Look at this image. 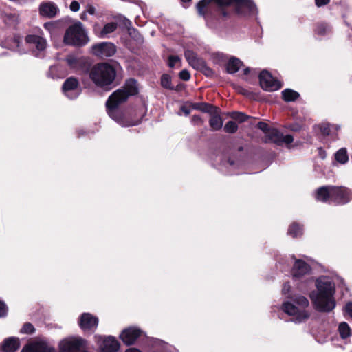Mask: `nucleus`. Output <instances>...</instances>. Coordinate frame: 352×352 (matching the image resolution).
<instances>
[{
  "instance_id": "obj_8",
  "label": "nucleus",
  "mask_w": 352,
  "mask_h": 352,
  "mask_svg": "<svg viewBox=\"0 0 352 352\" xmlns=\"http://www.w3.org/2000/svg\"><path fill=\"white\" fill-rule=\"evenodd\" d=\"M63 92L69 99L76 98L81 92L79 81L74 77L65 80L62 87Z\"/></svg>"
},
{
  "instance_id": "obj_37",
  "label": "nucleus",
  "mask_w": 352,
  "mask_h": 352,
  "mask_svg": "<svg viewBox=\"0 0 352 352\" xmlns=\"http://www.w3.org/2000/svg\"><path fill=\"white\" fill-rule=\"evenodd\" d=\"M66 61L71 67H75L77 59L75 56L70 55L66 58Z\"/></svg>"
},
{
  "instance_id": "obj_30",
  "label": "nucleus",
  "mask_w": 352,
  "mask_h": 352,
  "mask_svg": "<svg viewBox=\"0 0 352 352\" xmlns=\"http://www.w3.org/2000/svg\"><path fill=\"white\" fill-rule=\"evenodd\" d=\"M223 129L226 133H234L237 131L238 126L234 122L229 121L225 124Z\"/></svg>"
},
{
  "instance_id": "obj_53",
  "label": "nucleus",
  "mask_w": 352,
  "mask_h": 352,
  "mask_svg": "<svg viewBox=\"0 0 352 352\" xmlns=\"http://www.w3.org/2000/svg\"><path fill=\"white\" fill-rule=\"evenodd\" d=\"M85 15H86V14H85V13L82 14H81V19H84L85 18Z\"/></svg>"
},
{
  "instance_id": "obj_49",
  "label": "nucleus",
  "mask_w": 352,
  "mask_h": 352,
  "mask_svg": "<svg viewBox=\"0 0 352 352\" xmlns=\"http://www.w3.org/2000/svg\"><path fill=\"white\" fill-rule=\"evenodd\" d=\"M126 352H141L140 350L134 348L129 349L126 351Z\"/></svg>"
},
{
  "instance_id": "obj_26",
  "label": "nucleus",
  "mask_w": 352,
  "mask_h": 352,
  "mask_svg": "<svg viewBox=\"0 0 352 352\" xmlns=\"http://www.w3.org/2000/svg\"><path fill=\"white\" fill-rule=\"evenodd\" d=\"M314 31L316 34L319 36H324L327 34L331 31V29L327 24L321 23H318L316 25Z\"/></svg>"
},
{
  "instance_id": "obj_18",
  "label": "nucleus",
  "mask_w": 352,
  "mask_h": 352,
  "mask_svg": "<svg viewBox=\"0 0 352 352\" xmlns=\"http://www.w3.org/2000/svg\"><path fill=\"white\" fill-rule=\"evenodd\" d=\"M19 346V339L15 337H10L3 341L1 346V350L3 352H15Z\"/></svg>"
},
{
  "instance_id": "obj_48",
  "label": "nucleus",
  "mask_w": 352,
  "mask_h": 352,
  "mask_svg": "<svg viewBox=\"0 0 352 352\" xmlns=\"http://www.w3.org/2000/svg\"><path fill=\"white\" fill-rule=\"evenodd\" d=\"M236 90H237L239 93H241V94H243V95H245V96H248V94H249L248 91H247L246 89H245L244 88H243V87H236Z\"/></svg>"
},
{
  "instance_id": "obj_12",
  "label": "nucleus",
  "mask_w": 352,
  "mask_h": 352,
  "mask_svg": "<svg viewBox=\"0 0 352 352\" xmlns=\"http://www.w3.org/2000/svg\"><path fill=\"white\" fill-rule=\"evenodd\" d=\"M98 324V318L91 314L84 313L80 316L79 325L82 330L94 331L96 329Z\"/></svg>"
},
{
  "instance_id": "obj_50",
  "label": "nucleus",
  "mask_w": 352,
  "mask_h": 352,
  "mask_svg": "<svg viewBox=\"0 0 352 352\" xmlns=\"http://www.w3.org/2000/svg\"><path fill=\"white\" fill-rule=\"evenodd\" d=\"M221 14L223 16H227L228 15V13L225 11L224 10H222L221 11Z\"/></svg>"
},
{
  "instance_id": "obj_11",
  "label": "nucleus",
  "mask_w": 352,
  "mask_h": 352,
  "mask_svg": "<svg viewBox=\"0 0 352 352\" xmlns=\"http://www.w3.org/2000/svg\"><path fill=\"white\" fill-rule=\"evenodd\" d=\"M293 137L290 135H283L276 129H270L267 131V135L265 137L266 142H274L276 144L280 145L283 143L289 144L293 142Z\"/></svg>"
},
{
  "instance_id": "obj_41",
  "label": "nucleus",
  "mask_w": 352,
  "mask_h": 352,
  "mask_svg": "<svg viewBox=\"0 0 352 352\" xmlns=\"http://www.w3.org/2000/svg\"><path fill=\"white\" fill-rule=\"evenodd\" d=\"M257 126L259 129H261L265 133V135H267V131L270 130V129L268 126V124L263 122H258Z\"/></svg>"
},
{
  "instance_id": "obj_39",
  "label": "nucleus",
  "mask_w": 352,
  "mask_h": 352,
  "mask_svg": "<svg viewBox=\"0 0 352 352\" xmlns=\"http://www.w3.org/2000/svg\"><path fill=\"white\" fill-rule=\"evenodd\" d=\"M191 122L194 125H201L204 123V120L199 116H193L191 119Z\"/></svg>"
},
{
  "instance_id": "obj_17",
  "label": "nucleus",
  "mask_w": 352,
  "mask_h": 352,
  "mask_svg": "<svg viewBox=\"0 0 352 352\" xmlns=\"http://www.w3.org/2000/svg\"><path fill=\"white\" fill-rule=\"evenodd\" d=\"M26 42L32 47H36L38 51H43L47 46L46 40L38 35H28L25 38Z\"/></svg>"
},
{
  "instance_id": "obj_31",
  "label": "nucleus",
  "mask_w": 352,
  "mask_h": 352,
  "mask_svg": "<svg viewBox=\"0 0 352 352\" xmlns=\"http://www.w3.org/2000/svg\"><path fill=\"white\" fill-rule=\"evenodd\" d=\"M197 70H200L206 76L211 77L214 74V72L211 68L208 67L206 63L204 61L202 63L201 67H199Z\"/></svg>"
},
{
  "instance_id": "obj_5",
  "label": "nucleus",
  "mask_w": 352,
  "mask_h": 352,
  "mask_svg": "<svg viewBox=\"0 0 352 352\" xmlns=\"http://www.w3.org/2000/svg\"><path fill=\"white\" fill-rule=\"evenodd\" d=\"M116 76V69L107 63L95 65L89 72L90 79L100 87L110 85L114 81Z\"/></svg>"
},
{
  "instance_id": "obj_14",
  "label": "nucleus",
  "mask_w": 352,
  "mask_h": 352,
  "mask_svg": "<svg viewBox=\"0 0 352 352\" xmlns=\"http://www.w3.org/2000/svg\"><path fill=\"white\" fill-rule=\"evenodd\" d=\"M101 344H100V349L102 352H116L120 348L118 341L112 336H108L102 338Z\"/></svg>"
},
{
  "instance_id": "obj_44",
  "label": "nucleus",
  "mask_w": 352,
  "mask_h": 352,
  "mask_svg": "<svg viewBox=\"0 0 352 352\" xmlns=\"http://www.w3.org/2000/svg\"><path fill=\"white\" fill-rule=\"evenodd\" d=\"M330 0H315V3L318 7L325 6L329 3Z\"/></svg>"
},
{
  "instance_id": "obj_22",
  "label": "nucleus",
  "mask_w": 352,
  "mask_h": 352,
  "mask_svg": "<svg viewBox=\"0 0 352 352\" xmlns=\"http://www.w3.org/2000/svg\"><path fill=\"white\" fill-rule=\"evenodd\" d=\"M242 65L241 61L236 58H231L226 65L227 72L230 74L236 73L241 66Z\"/></svg>"
},
{
  "instance_id": "obj_47",
  "label": "nucleus",
  "mask_w": 352,
  "mask_h": 352,
  "mask_svg": "<svg viewBox=\"0 0 352 352\" xmlns=\"http://www.w3.org/2000/svg\"><path fill=\"white\" fill-rule=\"evenodd\" d=\"M189 105L190 106L191 109L200 110L201 107V103L189 102Z\"/></svg>"
},
{
  "instance_id": "obj_42",
  "label": "nucleus",
  "mask_w": 352,
  "mask_h": 352,
  "mask_svg": "<svg viewBox=\"0 0 352 352\" xmlns=\"http://www.w3.org/2000/svg\"><path fill=\"white\" fill-rule=\"evenodd\" d=\"M7 314V307L4 302L0 301V317L6 316Z\"/></svg>"
},
{
  "instance_id": "obj_13",
  "label": "nucleus",
  "mask_w": 352,
  "mask_h": 352,
  "mask_svg": "<svg viewBox=\"0 0 352 352\" xmlns=\"http://www.w3.org/2000/svg\"><path fill=\"white\" fill-rule=\"evenodd\" d=\"M140 329L134 327H130L124 329L120 337L124 344L126 345L133 344L137 338L140 336Z\"/></svg>"
},
{
  "instance_id": "obj_43",
  "label": "nucleus",
  "mask_w": 352,
  "mask_h": 352,
  "mask_svg": "<svg viewBox=\"0 0 352 352\" xmlns=\"http://www.w3.org/2000/svg\"><path fill=\"white\" fill-rule=\"evenodd\" d=\"M70 9L73 12H77L80 9V4L78 1H74L70 4Z\"/></svg>"
},
{
  "instance_id": "obj_46",
  "label": "nucleus",
  "mask_w": 352,
  "mask_h": 352,
  "mask_svg": "<svg viewBox=\"0 0 352 352\" xmlns=\"http://www.w3.org/2000/svg\"><path fill=\"white\" fill-rule=\"evenodd\" d=\"M290 289H291V286L289 283H286L283 285V289H282L283 294H285L289 293L290 292Z\"/></svg>"
},
{
  "instance_id": "obj_4",
  "label": "nucleus",
  "mask_w": 352,
  "mask_h": 352,
  "mask_svg": "<svg viewBox=\"0 0 352 352\" xmlns=\"http://www.w3.org/2000/svg\"><path fill=\"white\" fill-rule=\"evenodd\" d=\"M292 302H285L282 305L284 312L294 316L293 321L301 323L307 320L310 313L306 309L309 302L308 299L300 295H294L292 298Z\"/></svg>"
},
{
  "instance_id": "obj_16",
  "label": "nucleus",
  "mask_w": 352,
  "mask_h": 352,
  "mask_svg": "<svg viewBox=\"0 0 352 352\" xmlns=\"http://www.w3.org/2000/svg\"><path fill=\"white\" fill-rule=\"evenodd\" d=\"M310 270L308 264L301 260H297L292 269V276L294 278H300L305 274H307Z\"/></svg>"
},
{
  "instance_id": "obj_25",
  "label": "nucleus",
  "mask_w": 352,
  "mask_h": 352,
  "mask_svg": "<svg viewBox=\"0 0 352 352\" xmlns=\"http://www.w3.org/2000/svg\"><path fill=\"white\" fill-rule=\"evenodd\" d=\"M336 160L340 164H345L349 160L347 151L345 148L338 150L335 154Z\"/></svg>"
},
{
  "instance_id": "obj_3",
  "label": "nucleus",
  "mask_w": 352,
  "mask_h": 352,
  "mask_svg": "<svg viewBox=\"0 0 352 352\" xmlns=\"http://www.w3.org/2000/svg\"><path fill=\"white\" fill-rule=\"evenodd\" d=\"M316 199L322 202L332 201L338 204L348 203L352 198L349 189L342 186H322L318 189Z\"/></svg>"
},
{
  "instance_id": "obj_36",
  "label": "nucleus",
  "mask_w": 352,
  "mask_h": 352,
  "mask_svg": "<svg viewBox=\"0 0 352 352\" xmlns=\"http://www.w3.org/2000/svg\"><path fill=\"white\" fill-rule=\"evenodd\" d=\"M179 78L182 79L183 80L187 81L190 78V74L189 72L186 69H183L179 72Z\"/></svg>"
},
{
  "instance_id": "obj_54",
  "label": "nucleus",
  "mask_w": 352,
  "mask_h": 352,
  "mask_svg": "<svg viewBox=\"0 0 352 352\" xmlns=\"http://www.w3.org/2000/svg\"><path fill=\"white\" fill-rule=\"evenodd\" d=\"M191 0H182V2H190Z\"/></svg>"
},
{
  "instance_id": "obj_32",
  "label": "nucleus",
  "mask_w": 352,
  "mask_h": 352,
  "mask_svg": "<svg viewBox=\"0 0 352 352\" xmlns=\"http://www.w3.org/2000/svg\"><path fill=\"white\" fill-rule=\"evenodd\" d=\"M34 331V327L30 322H27V323L24 324V325L23 326V327L21 328V329L20 331V332L21 333H27V334L32 333Z\"/></svg>"
},
{
  "instance_id": "obj_35",
  "label": "nucleus",
  "mask_w": 352,
  "mask_h": 352,
  "mask_svg": "<svg viewBox=\"0 0 352 352\" xmlns=\"http://www.w3.org/2000/svg\"><path fill=\"white\" fill-rule=\"evenodd\" d=\"M180 58L177 56H170L168 57V66L173 67L177 63L180 62Z\"/></svg>"
},
{
  "instance_id": "obj_9",
  "label": "nucleus",
  "mask_w": 352,
  "mask_h": 352,
  "mask_svg": "<svg viewBox=\"0 0 352 352\" xmlns=\"http://www.w3.org/2000/svg\"><path fill=\"white\" fill-rule=\"evenodd\" d=\"M259 82L261 87L267 91H274L282 87L281 83L274 79L271 74L266 70H263L260 73Z\"/></svg>"
},
{
  "instance_id": "obj_29",
  "label": "nucleus",
  "mask_w": 352,
  "mask_h": 352,
  "mask_svg": "<svg viewBox=\"0 0 352 352\" xmlns=\"http://www.w3.org/2000/svg\"><path fill=\"white\" fill-rule=\"evenodd\" d=\"M339 331L342 338H346L350 336V328L346 322H342L339 325Z\"/></svg>"
},
{
  "instance_id": "obj_52",
  "label": "nucleus",
  "mask_w": 352,
  "mask_h": 352,
  "mask_svg": "<svg viewBox=\"0 0 352 352\" xmlns=\"http://www.w3.org/2000/svg\"><path fill=\"white\" fill-rule=\"evenodd\" d=\"M249 72H250V69H249V68H246V69L244 70V74H247Z\"/></svg>"
},
{
  "instance_id": "obj_28",
  "label": "nucleus",
  "mask_w": 352,
  "mask_h": 352,
  "mask_svg": "<svg viewBox=\"0 0 352 352\" xmlns=\"http://www.w3.org/2000/svg\"><path fill=\"white\" fill-rule=\"evenodd\" d=\"M161 85L168 89H173L171 78L168 74H163L161 78Z\"/></svg>"
},
{
  "instance_id": "obj_38",
  "label": "nucleus",
  "mask_w": 352,
  "mask_h": 352,
  "mask_svg": "<svg viewBox=\"0 0 352 352\" xmlns=\"http://www.w3.org/2000/svg\"><path fill=\"white\" fill-rule=\"evenodd\" d=\"M181 111L184 112L186 116H188L191 111V107L189 105V102H186L181 107Z\"/></svg>"
},
{
  "instance_id": "obj_23",
  "label": "nucleus",
  "mask_w": 352,
  "mask_h": 352,
  "mask_svg": "<svg viewBox=\"0 0 352 352\" xmlns=\"http://www.w3.org/2000/svg\"><path fill=\"white\" fill-rule=\"evenodd\" d=\"M118 28V24L115 22L107 23L103 29L98 33L99 37H106L109 34L113 32Z\"/></svg>"
},
{
  "instance_id": "obj_24",
  "label": "nucleus",
  "mask_w": 352,
  "mask_h": 352,
  "mask_svg": "<svg viewBox=\"0 0 352 352\" xmlns=\"http://www.w3.org/2000/svg\"><path fill=\"white\" fill-rule=\"evenodd\" d=\"M282 96L285 102H293L300 96V94L292 89H286L282 91Z\"/></svg>"
},
{
  "instance_id": "obj_45",
  "label": "nucleus",
  "mask_w": 352,
  "mask_h": 352,
  "mask_svg": "<svg viewBox=\"0 0 352 352\" xmlns=\"http://www.w3.org/2000/svg\"><path fill=\"white\" fill-rule=\"evenodd\" d=\"M345 311L352 318V302H349L345 306Z\"/></svg>"
},
{
  "instance_id": "obj_6",
  "label": "nucleus",
  "mask_w": 352,
  "mask_h": 352,
  "mask_svg": "<svg viewBox=\"0 0 352 352\" xmlns=\"http://www.w3.org/2000/svg\"><path fill=\"white\" fill-rule=\"evenodd\" d=\"M214 3L220 8L234 4L238 9L247 8L252 13L255 12L256 10L255 4L251 0H201L197 6L199 14L205 16L210 10V3Z\"/></svg>"
},
{
  "instance_id": "obj_27",
  "label": "nucleus",
  "mask_w": 352,
  "mask_h": 352,
  "mask_svg": "<svg viewBox=\"0 0 352 352\" xmlns=\"http://www.w3.org/2000/svg\"><path fill=\"white\" fill-rule=\"evenodd\" d=\"M288 234L293 237H296L302 234V228L297 223H293L288 230Z\"/></svg>"
},
{
  "instance_id": "obj_2",
  "label": "nucleus",
  "mask_w": 352,
  "mask_h": 352,
  "mask_svg": "<svg viewBox=\"0 0 352 352\" xmlns=\"http://www.w3.org/2000/svg\"><path fill=\"white\" fill-rule=\"evenodd\" d=\"M316 285L318 292H312L310 294V298L316 309L324 312L333 310L336 306L333 298L334 283L329 278L322 276L317 279Z\"/></svg>"
},
{
  "instance_id": "obj_1",
  "label": "nucleus",
  "mask_w": 352,
  "mask_h": 352,
  "mask_svg": "<svg viewBox=\"0 0 352 352\" xmlns=\"http://www.w3.org/2000/svg\"><path fill=\"white\" fill-rule=\"evenodd\" d=\"M138 94L137 82L134 79L126 80L123 89L114 91L108 98L106 106L109 116L118 122L120 126L129 127L138 125L140 123V119H131L126 114H124L118 109V107L124 102L129 96Z\"/></svg>"
},
{
  "instance_id": "obj_15",
  "label": "nucleus",
  "mask_w": 352,
  "mask_h": 352,
  "mask_svg": "<svg viewBox=\"0 0 352 352\" xmlns=\"http://www.w3.org/2000/svg\"><path fill=\"white\" fill-rule=\"evenodd\" d=\"M21 352H54V349H49L45 342H33L26 344Z\"/></svg>"
},
{
  "instance_id": "obj_10",
  "label": "nucleus",
  "mask_w": 352,
  "mask_h": 352,
  "mask_svg": "<svg viewBox=\"0 0 352 352\" xmlns=\"http://www.w3.org/2000/svg\"><path fill=\"white\" fill-rule=\"evenodd\" d=\"M116 52V46L109 42H102L92 47V53L100 58L111 57Z\"/></svg>"
},
{
  "instance_id": "obj_20",
  "label": "nucleus",
  "mask_w": 352,
  "mask_h": 352,
  "mask_svg": "<svg viewBox=\"0 0 352 352\" xmlns=\"http://www.w3.org/2000/svg\"><path fill=\"white\" fill-rule=\"evenodd\" d=\"M184 56L189 65L195 69L201 67L202 63L204 61L203 59L198 57L194 52L189 50L185 51Z\"/></svg>"
},
{
  "instance_id": "obj_51",
  "label": "nucleus",
  "mask_w": 352,
  "mask_h": 352,
  "mask_svg": "<svg viewBox=\"0 0 352 352\" xmlns=\"http://www.w3.org/2000/svg\"><path fill=\"white\" fill-rule=\"evenodd\" d=\"M88 12L89 13H90L91 14H93L94 13V8H90L89 10H88Z\"/></svg>"
},
{
  "instance_id": "obj_33",
  "label": "nucleus",
  "mask_w": 352,
  "mask_h": 352,
  "mask_svg": "<svg viewBox=\"0 0 352 352\" xmlns=\"http://www.w3.org/2000/svg\"><path fill=\"white\" fill-rule=\"evenodd\" d=\"M231 116L239 122H245L248 119V116L245 114L240 112H233Z\"/></svg>"
},
{
  "instance_id": "obj_19",
  "label": "nucleus",
  "mask_w": 352,
  "mask_h": 352,
  "mask_svg": "<svg viewBox=\"0 0 352 352\" xmlns=\"http://www.w3.org/2000/svg\"><path fill=\"white\" fill-rule=\"evenodd\" d=\"M58 7L53 3L47 2L41 4L39 8L40 14L46 17H53L58 12Z\"/></svg>"
},
{
  "instance_id": "obj_40",
  "label": "nucleus",
  "mask_w": 352,
  "mask_h": 352,
  "mask_svg": "<svg viewBox=\"0 0 352 352\" xmlns=\"http://www.w3.org/2000/svg\"><path fill=\"white\" fill-rule=\"evenodd\" d=\"M320 129L323 135H327L329 134L330 128L329 124H322L321 126H320Z\"/></svg>"
},
{
  "instance_id": "obj_7",
  "label": "nucleus",
  "mask_w": 352,
  "mask_h": 352,
  "mask_svg": "<svg viewBox=\"0 0 352 352\" xmlns=\"http://www.w3.org/2000/svg\"><path fill=\"white\" fill-rule=\"evenodd\" d=\"M64 41L69 45H82L87 43V35L80 22L69 27L65 32Z\"/></svg>"
},
{
  "instance_id": "obj_21",
  "label": "nucleus",
  "mask_w": 352,
  "mask_h": 352,
  "mask_svg": "<svg viewBox=\"0 0 352 352\" xmlns=\"http://www.w3.org/2000/svg\"><path fill=\"white\" fill-rule=\"evenodd\" d=\"M209 124L211 129L214 131H218L222 128L223 120L219 113L217 112V109L211 114Z\"/></svg>"
},
{
  "instance_id": "obj_34",
  "label": "nucleus",
  "mask_w": 352,
  "mask_h": 352,
  "mask_svg": "<svg viewBox=\"0 0 352 352\" xmlns=\"http://www.w3.org/2000/svg\"><path fill=\"white\" fill-rule=\"evenodd\" d=\"M215 109H214L212 105L208 103H201L200 111L212 114L214 112L213 110L215 111Z\"/></svg>"
}]
</instances>
